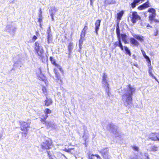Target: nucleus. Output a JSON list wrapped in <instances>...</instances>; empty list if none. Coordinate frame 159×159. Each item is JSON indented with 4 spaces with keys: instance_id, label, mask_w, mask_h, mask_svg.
I'll return each instance as SVG.
<instances>
[{
    "instance_id": "nucleus-1",
    "label": "nucleus",
    "mask_w": 159,
    "mask_h": 159,
    "mask_svg": "<svg viewBox=\"0 0 159 159\" xmlns=\"http://www.w3.org/2000/svg\"><path fill=\"white\" fill-rule=\"evenodd\" d=\"M127 86L128 87L127 92L123 95V96L125 98V101L126 103L125 105L126 106H127L129 105L132 104V96L133 93L135 91V89L132 87L130 84H129Z\"/></svg>"
},
{
    "instance_id": "nucleus-2",
    "label": "nucleus",
    "mask_w": 159,
    "mask_h": 159,
    "mask_svg": "<svg viewBox=\"0 0 159 159\" xmlns=\"http://www.w3.org/2000/svg\"><path fill=\"white\" fill-rule=\"evenodd\" d=\"M116 33L118 38V41L114 43L113 44L115 48L118 47L120 48L121 50L123 51L124 49L123 44L121 41V34L120 30V29L119 23L118 22L116 24Z\"/></svg>"
},
{
    "instance_id": "nucleus-3",
    "label": "nucleus",
    "mask_w": 159,
    "mask_h": 159,
    "mask_svg": "<svg viewBox=\"0 0 159 159\" xmlns=\"http://www.w3.org/2000/svg\"><path fill=\"white\" fill-rule=\"evenodd\" d=\"M34 49L35 53L39 58H42L43 57V48L42 47L40 46V44L38 42H36L35 43Z\"/></svg>"
},
{
    "instance_id": "nucleus-4",
    "label": "nucleus",
    "mask_w": 159,
    "mask_h": 159,
    "mask_svg": "<svg viewBox=\"0 0 159 159\" xmlns=\"http://www.w3.org/2000/svg\"><path fill=\"white\" fill-rule=\"evenodd\" d=\"M20 125V130L25 132H21L23 136L25 137L27 134L28 128L30 127V122L28 123L23 121L20 120L19 122Z\"/></svg>"
},
{
    "instance_id": "nucleus-5",
    "label": "nucleus",
    "mask_w": 159,
    "mask_h": 159,
    "mask_svg": "<svg viewBox=\"0 0 159 159\" xmlns=\"http://www.w3.org/2000/svg\"><path fill=\"white\" fill-rule=\"evenodd\" d=\"M52 145V142L50 139L46 140L42 143L41 145V148L43 149L48 150L51 149Z\"/></svg>"
},
{
    "instance_id": "nucleus-6",
    "label": "nucleus",
    "mask_w": 159,
    "mask_h": 159,
    "mask_svg": "<svg viewBox=\"0 0 159 159\" xmlns=\"http://www.w3.org/2000/svg\"><path fill=\"white\" fill-rule=\"evenodd\" d=\"M144 57L146 59V61L148 63V72L150 76H152L153 78L155 79L157 81V79L156 78V77L152 73V69L151 64V60L147 56Z\"/></svg>"
},
{
    "instance_id": "nucleus-7",
    "label": "nucleus",
    "mask_w": 159,
    "mask_h": 159,
    "mask_svg": "<svg viewBox=\"0 0 159 159\" xmlns=\"http://www.w3.org/2000/svg\"><path fill=\"white\" fill-rule=\"evenodd\" d=\"M148 11L152 13L148 16V20L150 21V23L152 24V20L155 18L156 16V10L153 8H151L148 9Z\"/></svg>"
},
{
    "instance_id": "nucleus-8",
    "label": "nucleus",
    "mask_w": 159,
    "mask_h": 159,
    "mask_svg": "<svg viewBox=\"0 0 159 159\" xmlns=\"http://www.w3.org/2000/svg\"><path fill=\"white\" fill-rule=\"evenodd\" d=\"M141 19V17L138 14L136 11H134L132 12L131 21L133 24L135 23L137 21L140 20Z\"/></svg>"
},
{
    "instance_id": "nucleus-9",
    "label": "nucleus",
    "mask_w": 159,
    "mask_h": 159,
    "mask_svg": "<svg viewBox=\"0 0 159 159\" xmlns=\"http://www.w3.org/2000/svg\"><path fill=\"white\" fill-rule=\"evenodd\" d=\"M107 149L108 148L106 147L98 151L103 158L105 159H109L108 155L109 151Z\"/></svg>"
},
{
    "instance_id": "nucleus-10",
    "label": "nucleus",
    "mask_w": 159,
    "mask_h": 159,
    "mask_svg": "<svg viewBox=\"0 0 159 159\" xmlns=\"http://www.w3.org/2000/svg\"><path fill=\"white\" fill-rule=\"evenodd\" d=\"M149 139L152 141L159 142V132L151 133L149 135Z\"/></svg>"
},
{
    "instance_id": "nucleus-11",
    "label": "nucleus",
    "mask_w": 159,
    "mask_h": 159,
    "mask_svg": "<svg viewBox=\"0 0 159 159\" xmlns=\"http://www.w3.org/2000/svg\"><path fill=\"white\" fill-rule=\"evenodd\" d=\"M151 7V4L149 2V1L148 0L146 2L139 6L138 7V9L139 10H142Z\"/></svg>"
},
{
    "instance_id": "nucleus-12",
    "label": "nucleus",
    "mask_w": 159,
    "mask_h": 159,
    "mask_svg": "<svg viewBox=\"0 0 159 159\" xmlns=\"http://www.w3.org/2000/svg\"><path fill=\"white\" fill-rule=\"evenodd\" d=\"M146 0H133V1L129 4L130 8H134L138 4L142 3Z\"/></svg>"
},
{
    "instance_id": "nucleus-13",
    "label": "nucleus",
    "mask_w": 159,
    "mask_h": 159,
    "mask_svg": "<svg viewBox=\"0 0 159 159\" xmlns=\"http://www.w3.org/2000/svg\"><path fill=\"white\" fill-rule=\"evenodd\" d=\"M88 23L86 22L85 23L84 27L83 29H82V30L80 34V36L81 38H84L85 36V35L86 34V32L88 29Z\"/></svg>"
},
{
    "instance_id": "nucleus-14",
    "label": "nucleus",
    "mask_w": 159,
    "mask_h": 159,
    "mask_svg": "<svg viewBox=\"0 0 159 159\" xmlns=\"http://www.w3.org/2000/svg\"><path fill=\"white\" fill-rule=\"evenodd\" d=\"M101 22V20L98 19L96 21L95 23V32L96 33V35L98 34V32L99 29Z\"/></svg>"
},
{
    "instance_id": "nucleus-15",
    "label": "nucleus",
    "mask_w": 159,
    "mask_h": 159,
    "mask_svg": "<svg viewBox=\"0 0 159 159\" xmlns=\"http://www.w3.org/2000/svg\"><path fill=\"white\" fill-rule=\"evenodd\" d=\"M130 43L134 46L138 47L140 45L139 42L134 38H130Z\"/></svg>"
},
{
    "instance_id": "nucleus-16",
    "label": "nucleus",
    "mask_w": 159,
    "mask_h": 159,
    "mask_svg": "<svg viewBox=\"0 0 159 159\" xmlns=\"http://www.w3.org/2000/svg\"><path fill=\"white\" fill-rule=\"evenodd\" d=\"M44 102V106L48 107L52 104L53 102L52 99L46 97V99L45 100Z\"/></svg>"
},
{
    "instance_id": "nucleus-17",
    "label": "nucleus",
    "mask_w": 159,
    "mask_h": 159,
    "mask_svg": "<svg viewBox=\"0 0 159 159\" xmlns=\"http://www.w3.org/2000/svg\"><path fill=\"white\" fill-rule=\"evenodd\" d=\"M107 81V80L102 81V83L104 85L106 86V88L105 89L107 93V94L109 96L110 92L109 90V85Z\"/></svg>"
},
{
    "instance_id": "nucleus-18",
    "label": "nucleus",
    "mask_w": 159,
    "mask_h": 159,
    "mask_svg": "<svg viewBox=\"0 0 159 159\" xmlns=\"http://www.w3.org/2000/svg\"><path fill=\"white\" fill-rule=\"evenodd\" d=\"M38 78L39 80L43 81L46 85L47 84L48 81L46 77L43 75L42 74H40L39 76H38Z\"/></svg>"
},
{
    "instance_id": "nucleus-19",
    "label": "nucleus",
    "mask_w": 159,
    "mask_h": 159,
    "mask_svg": "<svg viewBox=\"0 0 159 159\" xmlns=\"http://www.w3.org/2000/svg\"><path fill=\"white\" fill-rule=\"evenodd\" d=\"M74 46L72 42H70L67 46L68 54L70 56L72 53V50Z\"/></svg>"
},
{
    "instance_id": "nucleus-20",
    "label": "nucleus",
    "mask_w": 159,
    "mask_h": 159,
    "mask_svg": "<svg viewBox=\"0 0 159 159\" xmlns=\"http://www.w3.org/2000/svg\"><path fill=\"white\" fill-rule=\"evenodd\" d=\"M48 115L43 114L41 116L40 118V121L43 123H46V120L47 118L48 117Z\"/></svg>"
},
{
    "instance_id": "nucleus-21",
    "label": "nucleus",
    "mask_w": 159,
    "mask_h": 159,
    "mask_svg": "<svg viewBox=\"0 0 159 159\" xmlns=\"http://www.w3.org/2000/svg\"><path fill=\"white\" fill-rule=\"evenodd\" d=\"M120 37L122 39L123 41L125 44H128L129 42L127 40V36L124 34H121L120 35Z\"/></svg>"
},
{
    "instance_id": "nucleus-22",
    "label": "nucleus",
    "mask_w": 159,
    "mask_h": 159,
    "mask_svg": "<svg viewBox=\"0 0 159 159\" xmlns=\"http://www.w3.org/2000/svg\"><path fill=\"white\" fill-rule=\"evenodd\" d=\"M124 11L123 10L120 11L117 14V19L120 21L121 20L122 16L124 14Z\"/></svg>"
},
{
    "instance_id": "nucleus-23",
    "label": "nucleus",
    "mask_w": 159,
    "mask_h": 159,
    "mask_svg": "<svg viewBox=\"0 0 159 159\" xmlns=\"http://www.w3.org/2000/svg\"><path fill=\"white\" fill-rule=\"evenodd\" d=\"M54 70L57 79L58 80H60V81L61 82L62 80L61 79L59 73L57 71V70L56 69H54Z\"/></svg>"
},
{
    "instance_id": "nucleus-24",
    "label": "nucleus",
    "mask_w": 159,
    "mask_h": 159,
    "mask_svg": "<svg viewBox=\"0 0 159 159\" xmlns=\"http://www.w3.org/2000/svg\"><path fill=\"white\" fill-rule=\"evenodd\" d=\"M134 37L140 42H143L144 40V37L143 36L135 34L134 35Z\"/></svg>"
},
{
    "instance_id": "nucleus-25",
    "label": "nucleus",
    "mask_w": 159,
    "mask_h": 159,
    "mask_svg": "<svg viewBox=\"0 0 159 159\" xmlns=\"http://www.w3.org/2000/svg\"><path fill=\"white\" fill-rule=\"evenodd\" d=\"M50 61H51V63H52V64L54 65L56 67H59V65H58V64H57L56 63L55 59H54V58L52 57H50Z\"/></svg>"
},
{
    "instance_id": "nucleus-26",
    "label": "nucleus",
    "mask_w": 159,
    "mask_h": 159,
    "mask_svg": "<svg viewBox=\"0 0 159 159\" xmlns=\"http://www.w3.org/2000/svg\"><path fill=\"white\" fill-rule=\"evenodd\" d=\"M124 50L126 52V54H128L129 56H130L131 55V53L130 50L126 46H124Z\"/></svg>"
},
{
    "instance_id": "nucleus-27",
    "label": "nucleus",
    "mask_w": 159,
    "mask_h": 159,
    "mask_svg": "<svg viewBox=\"0 0 159 159\" xmlns=\"http://www.w3.org/2000/svg\"><path fill=\"white\" fill-rule=\"evenodd\" d=\"M115 3L114 0H105L104 1V3L106 5L113 4Z\"/></svg>"
},
{
    "instance_id": "nucleus-28",
    "label": "nucleus",
    "mask_w": 159,
    "mask_h": 159,
    "mask_svg": "<svg viewBox=\"0 0 159 159\" xmlns=\"http://www.w3.org/2000/svg\"><path fill=\"white\" fill-rule=\"evenodd\" d=\"M42 91H43V93L46 96H47V93L48 91L47 89L45 86H42Z\"/></svg>"
},
{
    "instance_id": "nucleus-29",
    "label": "nucleus",
    "mask_w": 159,
    "mask_h": 159,
    "mask_svg": "<svg viewBox=\"0 0 159 159\" xmlns=\"http://www.w3.org/2000/svg\"><path fill=\"white\" fill-rule=\"evenodd\" d=\"M83 38H80V39L79 40V48H80V50L81 49V48H82V45L83 43V41L82 39Z\"/></svg>"
},
{
    "instance_id": "nucleus-30",
    "label": "nucleus",
    "mask_w": 159,
    "mask_h": 159,
    "mask_svg": "<svg viewBox=\"0 0 159 159\" xmlns=\"http://www.w3.org/2000/svg\"><path fill=\"white\" fill-rule=\"evenodd\" d=\"M44 111V113L46 115H48L52 113L51 110L48 108H46Z\"/></svg>"
},
{
    "instance_id": "nucleus-31",
    "label": "nucleus",
    "mask_w": 159,
    "mask_h": 159,
    "mask_svg": "<svg viewBox=\"0 0 159 159\" xmlns=\"http://www.w3.org/2000/svg\"><path fill=\"white\" fill-rule=\"evenodd\" d=\"M48 156L50 159H53V153H52L50 151H47Z\"/></svg>"
},
{
    "instance_id": "nucleus-32",
    "label": "nucleus",
    "mask_w": 159,
    "mask_h": 159,
    "mask_svg": "<svg viewBox=\"0 0 159 159\" xmlns=\"http://www.w3.org/2000/svg\"><path fill=\"white\" fill-rule=\"evenodd\" d=\"M39 18L38 19V22L39 23V26L40 27H41L42 26V24L41 23L42 22V16H41V17H39Z\"/></svg>"
},
{
    "instance_id": "nucleus-33",
    "label": "nucleus",
    "mask_w": 159,
    "mask_h": 159,
    "mask_svg": "<svg viewBox=\"0 0 159 159\" xmlns=\"http://www.w3.org/2000/svg\"><path fill=\"white\" fill-rule=\"evenodd\" d=\"M102 81L107 80V75L105 73H103V75L102 76Z\"/></svg>"
},
{
    "instance_id": "nucleus-34",
    "label": "nucleus",
    "mask_w": 159,
    "mask_h": 159,
    "mask_svg": "<svg viewBox=\"0 0 159 159\" xmlns=\"http://www.w3.org/2000/svg\"><path fill=\"white\" fill-rule=\"evenodd\" d=\"M157 147L155 146H152L151 148V151L155 152L157 150Z\"/></svg>"
},
{
    "instance_id": "nucleus-35",
    "label": "nucleus",
    "mask_w": 159,
    "mask_h": 159,
    "mask_svg": "<svg viewBox=\"0 0 159 159\" xmlns=\"http://www.w3.org/2000/svg\"><path fill=\"white\" fill-rule=\"evenodd\" d=\"M51 32V29L50 26H49L47 29V34H51L50 33Z\"/></svg>"
},
{
    "instance_id": "nucleus-36",
    "label": "nucleus",
    "mask_w": 159,
    "mask_h": 159,
    "mask_svg": "<svg viewBox=\"0 0 159 159\" xmlns=\"http://www.w3.org/2000/svg\"><path fill=\"white\" fill-rule=\"evenodd\" d=\"M39 14L38 15L39 17H41L42 16V11L41 9L40 8L39 10Z\"/></svg>"
},
{
    "instance_id": "nucleus-37",
    "label": "nucleus",
    "mask_w": 159,
    "mask_h": 159,
    "mask_svg": "<svg viewBox=\"0 0 159 159\" xmlns=\"http://www.w3.org/2000/svg\"><path fill=\"white\" fill-rule=\"evenodd\" d=\"M47 39H48V43H50V36L51 35V34H47Z\"/></svg>"
},
{
    "instance_id": "nucleus-38",
    "label": "nucleus",
    "mask_w": 159,
    "mask_h": 159,
    "mask_svg": "<svg viewBox=\"0 0 159 159\" xmlns=\"http://www.w3.org/2000/svg\"><path fill=\"white\" fill-rule=\"evenodd\" d=\"M132 148L135 151H139V148L136 146H134L132 147Z\"/></svg>"
},
{
    "instance_id": "nucleus-39",
    "label": "nucleus",
    "mask_w": 159,
    "mask_h": 159,
    "mask_svg": "<svg viewBox=\"0 0 159 159\" xmlns=\"http://www.w3.org/2000/svg\"><path fill=\"white\" fill-rule=\"evenodd\" d=\"M37 39V37L35 35H34L32 38L33 42H34Z\"/></svg>"
},
{
    "instance_id": "nucleus-40",
    "label": "nucleus",
    "mask_w": 159,
    "mask_h": 159,
    "mask_svg": "<svg viewBox=\"0 0 159 159\" xmlns=\"http://www.w3.org/2000/svg\"><path fill=\"white\" fill-rule=\"evenodd\" d=\"M158 33V29H156V31L154 32V36H157Z\"/></svg>"
},
{
    "instance_id": "nucleus-41",
    "label": "nucleus",
    "mask_w": 159,
    "mask_h": 159,
    "mask_svg": "<svg viewBox=\"0 0 159 159\" xmlns=\"http://www.w3.org/2000/svg\"><path fill=\"white\" fill-rule=\"evenodd\" d=\"M141 52H142V54L143 56L144 57H146V56H147V55H146V53L143 50H141Z\"/></svg>"
},
{
    "instance_id": "nucleus-42",
    "label": "nucleus",
    "mask_w": 159,
    "mask_h": 159,
    "mask_svg": "<svg viewBox=\"0 0 159 159\" xmlns=\"http://www.w3.org/2000/svg\"><path fill=\"white\" fill-rule=\"evenodd\" d=\"M94 156L98 158V159H102L101 157L98 155L95 154Z\"/></svg>"
},
{
    "instance_id": "nucleus-43",
    "label": "nucleus",
    "mask_w": 159,
    "mask_h": 159,
    "mask_svg": "<svg viewBox=\"0 0 159 159\" xmlns=\"http://www.w3.org/2000/svg\"><path fill=\"white\" fill-rule=\"evenodd\" d=\"M94 156L98 158V159H102L101 157L98 155L95 154Z\"/></svg>"
},
{
    "instance_id": "nucleus-44",
    "label": "nucleus",
    "mask_w": 159,
    "mask_h": 159,
    "mask_svg": "<svg viewBox=\"0 0 159 159\" xmlns=\"http://www.w3.org/2000/svg\"><path fill=\"white\" fill-rule=\"evenodd\" d=\"M153 21H154L155 22H157V23H159V20H157V19H156L154 18L153 19V20H152V22Z\"/></svg>"
},
{
    "instance_id": "nucleus-45",
    "label": "nucleus",
    "mask_w": 159,
    "mask_h": 159,
    "mask_svg": "<svg viewBox=\"0 0 159 159\" xmlns=\"http://www.w3.org/2000/svg\"><path fill=\"white\" fill-rule=\"evenodd\" d=\"M90 5L91 6H93V0H90Z\"/></svg>"
},
{
    "instance_id": "nucleus-46",
    "label": "nucleus",
    "mask_w": 159,
    "mask_h": 159,
    "mask_svg": "<svg viewBox=\"0 0 159 159\" xmlns=\"http://www.w3.org/2000/svg\"><path fill=\"white\" fill-rule=\"evenodd\" d=\"M64 151L67 152H70V150L66 149V148H65L64 149Z\"/></svg>"
},
{
    "instance_id": "nucleus-47",
    "label": "nucleus",
    "mask_w": 159,
    "mask_h": 159,
    "mask_svg": "<svg viewBox=\"0 0 159 159\" xmlns=\"http://www.w3.org/2000/svg\"><path fill=\"white\" fill-rule=\"evenodd\" d=\"M147 27H150V28H152V26L150 25L149 24H148L147 25Z\"/></svg>"
},
{
    "instance_id": "nucleus-48",
    "label": "nucleus",
    "mask_w": 159,
    "mask_h": 159,
    "mask_svg": "<svg viewBox=\"0 0 159 159\" xmlns=\"http://www.w3.org/2000/svg\"><path fill=\"white\" fill-rule=\"evenodd\" d=\"M132 57L134 58L135 59H136V56L135 55H132Z\"/></svg>"
},
{
    "instance_id": "nucleus-49",
    "label": "nucleus",
    "mask_w": 159,
    "mask_h": 159,
    "mask_svg": "<svg viewBox=\"0 0 159 159\" xmlns=\"http://www.w3.org/2000/svg\"><path fill=\"white\" fill-rule=\"evenodd\" d=\"M59 70L60 71H62V72H63V70H62V68H61V67H60L59 68Z\"/></svg>"
},
{
    "instance_id": "nucleus-50",
    "label": "nucleus",
    "mask_w": 159,
    "mask_h": 159,
    "mask_svg": "<svg viewBox=\"0 0 159 159\" xmlns=\"http://www.w3.org/2000/svg\"><path fill=\"white\" fill-rule=\"evenodd\" d=\"M134 65L137 67H138V65L137 64H134Z\"/></svg>"
},
{
    "instance_id": "nucleus-51",
    "label": "nucleus",
    "mask_w": 159,
    "mask_h": 159,
    "mask_svg": "<svg viewBox=\"0 0 159 159\" xmlns=\"http://www.w3.org/2000/svg\"><path fill=\"white\" fill-rule=\"evenodd\" d=\"M35 33H36V34L37 35H38V34H39V33L38 31H36L35 32Z\"/></svg>"
},
{
    "instance_id": "nucleus-52",
    "label": "nucleus",
    "mask_w": 159,
    "mask_h": 159,
    "mask_svg": "<svg viewBox=\"0 0 159 159\" xmlns=\"http://www.w3.org/2000/svg\"><path fill=\"white\" fill-rule=\"evenodd\" d=\"M146 157L147 159H149V157L148 156H146Z\"/></svg>"
},
{
    "instance_id": "nucleus-53",
    "label": "nucleus",
    "mask_w": 159,
    "mask_h": 159,
    "mask_svg": "<svg viewBox=\"0 0 159 159\" xmlns=\"http://www.w3.org/2000/svg\"><path fill=\"white\" fill-rule=\"evenodd\" d=\"M95 155H94L93 154H92L91 155V156H94Z\"/></svg>"
},
{
    "instance_id": "nucleus-54",
    "label": "nucleus",
    "mask_w": 159,
    "mask_h": 159,
    "mask_svg": "<svg viewBox=\"0 0 159 159\" xmlns=\"http://www.w3.org/2000/svg\"><path fill=\"white\" fill-rule=\"evenodd\" d=\"M89 159H93V158L92 157H91L89 158Z\"/></svg>"
},
{
    "instance_id": "nucleus-55",
    "label": "nucleus",
    "mask_w": 159,
    "mask_h": 159,
    "mask_svg": "<svg viewBox=\"0 0 159 159\" xmlns=\"http://www.w3.org/2000/svg\"><path fill=\"white\" fill-rule=\"evenodd\" d=\"M130 159H134V158H132Z\"/></svg>"
},
{
    "instance_id": "nucleus-56",
    "label": "nucleus",
    "mask_w": 159,
    "mask_h": 159,
    "mask_svg": "<svg viewBox=\"0 0 159 159\" xmlns=\"http://www.w3.org/2000/svg\"><path fill=\"white\" fill-rule=\"evenodd\" d=\"M81 159H83L82 158Z\"/></svg>"
}]
</instances>
